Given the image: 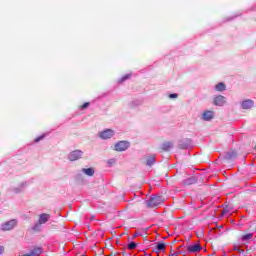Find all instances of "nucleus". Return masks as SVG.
Segmentation results:
<instances>
[{"label":"nucleus","mask_w":256,"mask_h":256,"mask_svg":"<svg viewBox=\"0 0 256 256\" xmlns=\"http://www.w3.org/2000/svg\"><path fill=\"white\" fill-rule=\"evenodd\" d=\"M141 105H143V100H139V99L133 100V101H131V102L129 103V107H130L131 109H135V108H137V107H141Z\"/></svg>","instance_id":"f3484780"},{"label":"nucleus","mask_w":256,"mask_h":256,"mask_svg":"<svg viewBox=\"0 0 256 256\" xmlns=\"http://www.w3.org/2000/svg\"><path fill=\"white\" fill-rule=\"evenodd\" d=\"M237 16H234L232 18H228V21H232V19H235Z\"/></svg>","instance_id":"2f4dec72"},{"label":"nucleus","mask_w":256,"mask_h":256,"mask_svg":"<svg viewBox=\"0 0 256 256\" xmlns=\"http://www.w3.org/2000/svg\"><path fill=\"white\" fill-rule=\"evenodd\" d=\"M135 237H139V232L134 233L133 239H135Z\"/></svg>","instance_id":"7c9ffc66"},{"label":"nucleus","mask_w":256,"mask_h":256,"mask_svg":"<svg viewBox=\"0 0 256 256\" xmlns=\"http://www.w3.org/2000/svg\"><path fill=\"white\" fill-rule=\"evenodd\" d=\"M17 227V220L12 219L9 221H6L0 225L1 231H11L12 229H15Z\"/></svg>","instance_id":"7ed1b4c3"},{"label":"nucleus","mask_w":256,"mask_h":256,"mask_svg":"<svg viewBox=\"0 0 256 256\" xmlns=\"http://www.w3.org/2000/svg\"><path fill=\"white\" fill-rule=\"evenodd\" d=\"M213 105L216 107H225L227 105V98L223 95H216L213 98Z\"/></svg>","instance_id":"39448f33"},{"label":"nucleus","mask_w":256,"mask_h":256,"mask_svg":"<svg viewBox=\"0 0 256 256\" xmlns=\"http://www.w3.org/2000/svg\"><path fill=\"white\" fill-rule=\"evenodd\" d=\"M201 245L199 244H194L191 246H188L187 251L188 253H199V251H201Z\"/></svg>","instance_id":"dca6fc26"},{"label":"nucleus","mask_w":256,"mask_h":256,"mask_svg":"<svg viewBox=\"0 0 256 256\" xmlns=\"http://www.w3.org/2000/svg\"><path fill=\"white\" fill-rule=\"evenodd\" d=\"M27 187H29V182L25 181L18 184L16 187L10 188V191L11 193H15V195H19L20 193H23Z\"/></svg>","instance_id":"20e7f679"},{"label":"nucleus","mask_w":256,"mask_h":256,"mask_svg":"<svg viewBox=\"0 0 256 256\" xmlns=\"http://www.w3.org/2000/svg\"><path fill=\"white\" fill-rule=\"evenodd\" d=\"M235 157H237V152L230 151L225 154L224 159H235Z\"/></svg>","instance_id":"412c9836"},{"label":"nucleus","mask_w":256,"mask_h":256,"mask_svg":"<svg viewBox=\"0 0 256 256\" xmlns=\"http://www.w3.org/2000/svg\"><path fill=\"white\" fill-rule=\"evenodd\" d=\"M163 203V198L161 196H152L148 201V207H159Z\"/></svg>","instance_id":"0eeeda50"},{"label":"nucleus","mask_w":256,"mask_h":256,"mask_svg":"<svg viewBox=\"0 0 256 256\" xmlns=\"http://www.w3.org/2000/svg\"><path fill=\"white\" fill-rule=\"evenodd\" d=\"M81 173H84V175H87V177H93V175H95V168H82Z\"/></svg>","instance_id":"2eb2a0df"},{"label":"nucleus","mask_w":256,"mask_h":256,"mask_svg":"<svg viewBox=\"0 0 256 256\" xmlns=\"http://www.w3.org/2000/svg\"><path fill=\"white\" fill-rule=\"evenodd\" d=\"M241 239L244 242L251 241V239H253V233H248L246 235H243Z\"/></svg>","instance_id":"4be33fe9"},{"label":"nucleus","mask_w":256,"mask_h":256,"mask_svg":"<svg viewBox=\"0 0 256 256\" xmlns=\"http://www.w3.org/2000/svg\"><path fill=\"white\" fill-rule=\"evenodd\" d=\"M5 253V247L0 245V255H3Z\"/></svg>","instance_id":"c85d7f7f"},{"label":"nucleus","mask_w":256,"mask_h":256,"mask_svg":"<svg viewBox=\"0 0 256 256\" xmlns=\"http://www.w3.org/2000/svg\"><path fill=\"white\" fill-rule=\"evenodd\" d=\"M199 181V177L197 175L186 178L182 181L183 187H189V185H195Z\"/></svg>","instance_id":"6e6552de"},{"label":"nucleus","mask_w":256,"mask_h":256,"mask_svg":"<svg viewBox=\"0 0 256 256\" xmlns=\"http://www.w3.org/2000/svg\"><path fill=\"white\" fill-rule=\"evenodd\" d=\"M173 147H174L173 142H164V143L161 144L160 149L162 151L167 152V151H171V149H173Z\"/></svg>","instance_id":"4468645a"},{"label":"nucleus","mask_w":256,"mask_h":256,"mask_svg":"<svg viewBox=\"0 0 256 256\" xmlns=\"http://www.w3.org/2000/svg\"><path fill=\"white\" fill-rule=\"evenodd\" d=\"M49 219H51V215L47 213L40 214L38 222L32 227V231H41V225H45Z\"/></svg>","instance_id":"f257e3e1"},{"label":"nucleus","mask_w":256,"mask_h":256,"mask_svg":"<svg viewBox=\"0 0 256 256\" xmlns=\"http://www.w3.org/2000/svg\"><path fill=\"white\" fill-rule=\"evenodd\" d=\"M214 117H215V112H213L211 110H206L202 114L203 121H212V119H214Z\"/></svg>","instance_id":"9d476101"},{"label":"nucleus","mask_w":256,"mask_h":256,"mask_svg":"<svg viewBox=\"0 0 256 256\" xmlns=\"http://www.w3.org/2000/svg\"><path fill=\"white\" fill-rule=\"evenodd\" d=\"M128 79H131V74H126V75H124V76L118 81V83H125V81H127Z\"/></svg>","instance_id":"5701e85b"},{"label":"nucleus","mask_w":256,"mask_h":256,"mask_svg":"<svg viewBox=\"0 0 256 256\" xmlns=\"http://www.w3.org/2000/svg\"><path fill=\"white\" fill-rule=\"evenodd\" d=\"M90 105H91V103L85 102L82 106H80V109H81V110L87 109V107H89Z\"/></svg>","instance_id":"a878e982"},{"label":"nucleus","mask_w":256,"mask_h":256,"mask_svg":"<svg viewBox=\"0 0 256 256\" xmlns=\"http://www.w3.org/2000/svg\"><path fill=\"white\" fill-rule=\"evenodd\" d=\"M223 215H227V213H229V209H227V208H224V210H223Z\"/></svg>","instance_id":"c756f323"},{"label":"nucleus","mask_w":256,"mask_h":256,"mask_svg":"<svg viewBox=\"0 0 256 256\" xmlns=\"http://www.w3.org/2000/svg\"><path fill=\"white\" fill-rule=\"evenodd\" d=\"M44 137H46L45 134L38 136L37 138H35L34 143H39V141H43Z\"/></svg>","instance_id":"393cba45"},{"label":"nucleus","mask_w":256,"mask_h":256,"mask_svg":"<svg viewBox=\"0 0 256 256\" xmlns=\"http://www.w3.org/2000/svg\"><path fill=\"white\" fill-rule=\"evenodd\" d=\"M255 105V102L251 99H247L241 102V108L242 109H252V107Z\"/></svg>","instance_id":"f8f14e48"},{"label":"nucleus","mask_w":256,"mask_h":256,"mask_svg":"<svg viewBox=\"0 0 256 256\" xmlns=\"http://www.w3.org/2000/svg\"><path fill=\"white\" fill-rule=\"evenodd\" d=\"M83 150H74V151H71L68 156H67V159L68 161H71V162H74V161H79V159H83Z\"/></svg>","instance_id":"f03ea898"},{"label":"nucleus","mask_w":256,"mask_h":256,"mask_svg":"<svg viewBox=\"0 0 256 256\" xmlns=\"http://www.w3.org/2000/svg\"><path fill=\"white\" fill-rule=\"evenodd\" d=\"M192 146L191 139L180 140L178 147L179 149H189Z\"/></svg>","instance_id":"9b49d317"},{"label":"nucleus","mask_w":256,"mask_h":256,"mask_svg":"<svg viewBox=\"0 0 256 256\" xmlns=\"http://www.w3.org/2000/svg\"><path fill=\"white\" fill-rule=\"evenodd\" d=\"M136 248H137V243H135V242L128 243V249L130 251H133V249H136Z\"/></svg>","instance_id":"b1692460"},{"label":"nucleus","mask_w":256,"mask_h":256,"mask_svg":"<svg viewBox=\"0 0 256 256\" xmlns=\"http://www.w3.org/2000/svg\"><path fill=\"white\" fill-rule=\"evenodd\" d=\"M20 256H29V254H24V255H20Z\"/></svg>","instance_id":"473e14b6"},{"label":"nucleus","mask_w":256,"mask_h":256,"mask_svg":"<svg viewBox=\"0 0 256 256\" xmlns=\"http://www.w3.org/2000/svg\"><path fill=\"white\" fill-rule=\"evenodd\" d=\"M177 97H179V94L177 93H173L169 95V99H177Z\"/></svg>","instance_id":"cd10ccee"},{"label":"nucleus","mask_w":256,"mask_h":256,"mask_svg":"<svg viewBox=\"0 0 256 256\" xmlns=\"http://www.w3.org/2000/svg\"><path fill=\"white\" fill-rule=\"evenodd\" d=\"M128 147H131V143H129V141H119L114 145V150L121 153L123 151H127Z\"/></svg>","instance_id":"423d86ee"},{"label":"nucleus","mask_w":256,"mask_h":256,"mask_svg":"<svg viewBox=\"0 0 256 256\" xmlns=\"http://www.w3.org/2000/svg\"><path fill=\"white\" fill-rule=\"evenodd\" d=\"M234 251H237L238 253H245V250H243L237 246H234Z\"/></svg>","instance_id":"bb28decb"},{"label":"nucleus","mask_w":256,"mask_h":256,"mask_svg":"<svg viewBox=\"0 0 256 256\" xmlns=\"http://www.w3.org/2000/svg\"><path fill=\"white\" fill-rule=\"evenodd\" d=\"M41 253H43V248L37 247V248H34L28 255L29 256H40Z\"/></svg>","instance_id":"a211bd4d"},{"label":"nucleus","mask_w":256,"mask_h":256,"mask_svg":"<svg viewBox=\"0 0 256 256\" xmlns=\"http://www.w3.org/2000/svg\"><path fill=\"white\" fill-rule=\"evenodd\" d=\"M167 246L163 242L156 243V253H161V251H165Z\"/></svg>","instance_id":"6ab92c4d"},{"label":"nucleus","mask_w":256,"mask_h":256,"mask_svg":"<svg viewBox=\"0 0 256 256\" xmlns=\"http://www.w3.org/2000/svg\"><path fill=\"white\" fill-rule=\"evenodd\" d=\"M156 157H157V156H155V155H152V156L148 157L147 160H146V165H147L148 167H153V165H155V159H156Z\"/></svg>","instance_id":"aec40b11"},{"label":"nucleus","mask_w":256,"mask_h":256,"mask_svg":"<svg viewBox=\"0 0 256 256\" xmlns=\"http://www.w3.org/2000/svg\"><path fill=\"white\" fill-rule=\"evenodd\" d=\"M114 136H115V131L111 129H106L99 133L100 139H104V140L111 139V137H114Z\"/></svg>","instance_id":"1a4fd4ad"},{"label":"nucleus","mask_w":256,"mask_h":256,"mask_svg":"<svg viewBox=\"0 0 256 256\" xmlns=\"http://www.w3.org/2000/svg\"><path fill=\"white\" fill-rule=\"evenodd\" d=\"M214 91H218L219 93H223V91H227V85L223 82H219L214 86Z\"/></svg>","instance_id":"ddd939ff"}]
</instances>
